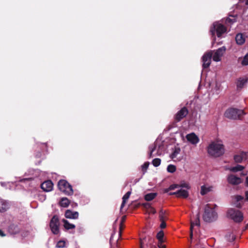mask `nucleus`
<instances>
[{"instance_id":"obj_1","label":"nucleus","mask_w":248,"mask_h":248,"mask_svg":"<svg viewBox=\"0 0 248 248\" xmlns=\"http://www.w3.org/2000/svg\"><path fill=\"white\" fill-rule=\"evenodd\" d=\"M224 145L222 144L213 142L207 147V152L211 156L217 157L222 155L224 153Z\"/></svg>"},{"instance_id":"obj_2","label":"nucleus","mask_w":248,"mask_h":248,"mask_svg":"<svg viewBox=\"0 0 248 248\" xmlns=\"http://www.w3.org/2000/svg\"><path fill=\"white\" fill-rule=\"evenodd\" d=\"M217 217V214L215 211L213 207L211 206L210 204H207L204 208V212L203 214V219L207 222H211L216 220Z\"/></svg>"},{"instance_id":"obj_3","label":"nucleus","mask_w":248,"mask_h":248,"mask_svg":"<svg viewBox=\"0 0 248 248\" xmlns=\"http://www.w3.org/2000/svg\"><path fill=\"white\" fill-rule=\"evenodd\" d=\"M245 113L243 110L236 108H228L224 113V116L229 119L241 120L242 116Z\"/></svg>"},{"instance_id":"obj_4","label":"nucleus","mask_w":248,"mask_h":248,"mask_svg":"<svg viewBox=\"0 0 248 248\" xmlns=\"http://www.w3.org/2000/svg\"><path fill=\"white\" fill-rule=\"evenodd\" d=\"M210 31L212 36L215 37V33H216L217 36L220 38L222 37L223 34L227 31V28L223 24L216 22L211 27Z\"/></svg>"},{"instance_id":"obj_5","label":"nucleus","mask_w":248,"mask_h":248,"mask_svg":"<svg viewBox=\"0 0 248 248\" xmlns=\"http://www.w3.org/2000/svg\"><path fill=\"white\" fill-rule=\"evenodd\" d=\"M227 216L236 223L241 222L244 218L243 213L240 210L234 208L229 209L227 211Z\"/></svg>"},{"instance_id":"obj_6","label":"nucleus","mask_w":248,"mask_h":248,"mask_svg":"<svg viewBox=\"0 0 248 248\" xmlns=\"http://www.w3.org/2000/svg\"><path fill=\"white\" fill-rule=\"evenodd\" d=\"M58 186L60 191L67 195L73 194L72 186L65 180H60L58 183Z\"/></svg>"},{"instance_id":"obj_7","label":"nucleus","mask_w":248,"mask_h":248,"mask_svg":"<svg viewBox=\"0 0 248 248\" xmlns=\"http://www.w3.org/2000/svg\"><path fill=\"white\" fill-rule=\"evenodd\" d=\"M60 221L59 217L54 215L50 220L49 226L53 233L58 234L59 232Z\"/></svg>"},{"instance_id":"obj_8","label":"nucleus","mask_w":248,"mask_h":248,"mask_svg":"<svg viewBox=\"0 0 248 248\" xmlns=\"http://www.w3.org/2000/svg\"><path fill=\"white\" fill-rule=\"evenodd\" d=\"M188 113V110L186 107H184L179 110L174 116V121L177 123L181 121L183 118L186 117Z\"/></svg>"},{"instance_id":"obj_9","label":"nucleus","mask_w":248,"mask_h":248,"mask_svg":"<svg viewBox=\"0 0 248 248\" xmlns=\"http://www.w3.org/2000/svg\"><path fill=\"white\" fill-rule=\"evenodd\" d=\"M212 57V51H209L205 53L202 57V67L204 69L207 68L210 65L211 59Z\"/></svg>"},{"instance_id":"obj_10","label":"nucleus","mask_w":248,"mask_h":248,"mask_svg":"<svg viewBox=\"0 0 248 248\" xmlns=\"http://www.w3.org/2000/svg\"><path fill=\"white\" fill-rule=\"evenodd\" d=\"M226 49L225 46H224L217 49L213 56V61L215 62L220 61L221 60V57L223 55Z\"/></svg>"},{"instance_id":"obj_11","label":"nucleus","mask_w":248,"mask_h":248,"mask_svg":"<svg viewBox=\"0 0 248 248\" xmlns=\"http://www.w3.org/2000/svg\"><path fill=\"white\" fill-rule=\"evenodd\" d=\"M228 182L232 185H238L242 183L241 179L233 174H230L227 177Z\"/></svg>"},{"instance_id":"obj_12","label":"nucleus","mask_w":248,"mask_h":248,"mask_svg":"<svg viewBox=\"0 0 248 248\" xmlns=\"http://www.w3.org/2000/svg\"><path fill=\"white\" fill-rule=\"evenodd\" d=\"M41 187L44 191L49 192L53 189V184L51 180H47L41 184Z\"/></svg>"},{"instance_id":"obj_13","label":"nucleus","mask_w":248,"mask_h":248,"mask_svg":"<svg viewBox=\"0 0 248 248\" xmlns=\"http://www.w3.org/2000/svg\"><path fill=\"white\" fill-rule=\"evenodd\" d=\"M186 139L193 144H197L199 141V138L194 133L187 135Z\"/></svg>"},{"instance_id":"obj_14","label":"nucleus","mask_w":248,"mask_h":248,"mask_svg":"<svg viewBox=\"0 0 248 248\" xmlns=\"http://www.w3.org/2000/svg\"><path fill=\"white\" fill-rule=\"evenodd\" d=\"M78 212H73L70 210H67L65 212V217L67 218L77 219L78 217Z\"/></svg>"},{"instance_id":"obj_15","label":"nucleus","mask_w":248,"mask_h":248,"mask_svg":"<svg viewBox=\"0 0 248 248\" xmlns=\"http://www.w3.org/2000/svg\"><path fill=\"white\" fill-rule=\"evenodd\" d=\"M10 208V205L8 202L6 201L0 200V213H4Z\"/></svg>"},{"instance_id":"obj_16","label":"nucleus","mask_w":248,"mask_h":248,"mask_svg":"<svg viewBox=\"0 0 248 248\" xmlns=\"http://www.w3.org/2000/svg\"><path fill=\"white\" fill-rule=\"evenodd\" d=\"M247 155L246 152L242 151L239 155H236L234 156V160L236 163H241L243 159L246 157Z\"/></svg>"},{"instance_id":"obj_17","label":"nucleus","mask_w":248,"mask_h":248,"mask_svg":"<svg viewBox=\"0 0 248 248\" xmlns=\"http://www.w3.org/2000/svg\"><path fill=\"white\" fill-rule=\"evenodd\" d=\"M9 231L10 233L16 234L18 233L20 230L17 225L13 224L9 226Z\"/></svg>"},{"instance_id":"obj_18","label":"nucleus","mask_w":248,"mask_h":248,"mask_svg":"<svg viewBox=\"0 0 248 248\" xmlns=\"http://www.w3.org/2000/svg\"><path fill=\"white\" fill-rule=\"evenodd\" d=\"M189 195L188 192L187 190L181 189L177 191V197L186 198Z\"/></svg>"},{"instance_id":"obj_19","label":"nucleus","mask_w":248,"mask_h":248,"mask_svg":"<svg viewBox=\"0 0 248 248\" xmlns=\"http://www.w3.org/2000/svg\"><path fill=\"white\" fill-rule=\"evenodd\" d=\"M59 204L60 206L62 207H67L70 204V201L66 197H63L61 199Z\"/></svg>"},{"instance_id":"obj_20","label":"nucleus","mask_w":248,"mask_h":248,"mask_svg":"<svg viewBox=\"0 0 248 248\" xmlns=\"http://www.w3.org/2000/svg\"><path fill=\"white\" fill-rule=\"evenodd\" d=\"M235 41L238 45H242L245 42V38L241 33H238L235 37Z\"/></svg>"},{"instance_id":"obj_21","label":"nucleus","mask_w":248,"mask_h":248,"mask_svg":"<svg viewBox=\"0 0 248 248\" xmlns=\"http://www.w3.org/2000/svg\"><path fill=\"white\" fill-rule=\"evenodd\" d=\"M247 82V79L239 78L238 79L236 82V86L237 89H241L243 87L244 84Z\"/></svg>"},{"instance_id":"obj_22","label":"nucleus","mask_w":248,"mask_h":248,"mask_svg":"<svg viewBox=\"0 0 248 248\" xmlns=\"http://www.w3.org/2000/svg\"><path fill=\"white\" fill-rule=\"evenodd\" d=\"M62 222L64 223V227L66 230L73 229L76 227L75 225L70 223L68 220L65 219H62Z\"/></svg>"},{"instance_id":"obj_23","label":"nucleus","mask_w":248,"mask_h":248,"mask_svg":"<svg viewBox=\"0 0 248 248\" xmlns=\"http://www.w3.org/2000/svg\"><path fill=\"white\" fill-rule=\"evenodd\" d=\"M157 196L156 193H150L144 196V199L148 202L151 201L154 199Z\"/></svg>"},{"instance_id":"obj_24","label":"nucleus","mask_w":248,"mask_h":248,"mask_svg":"<svg viewBox=\"0 0 248 248\" xmlns=\"http://www.w3.org/2000/svg\"><path fill=\"white\" fill-rule=\"evenodd\" d=\"M131 191H128L123 196V202H122V203L121 205V209H122L124 207L125 203L126 201L129 199V198L131 195Z\"/></svg>"},{"instance_id":"obj_25","label":"nucleus","mask_w":248,"mask_h":248,"mask_svg":"<svg viewBox=\"0 0 248 248\" xmlns=\"http://www.w3.org/2000/svg\"><path fill=\"white\" fill-rule=\"evenodd\" d=\"M159 217L160 220H166L168 219L167 215L165 211L161 209L159 213Z\"/></svg>"},{"instance_id":"obj_26","label":"nucleus","mask_w":248,"mask_h":248,"mask_svg":"<svg viewBox=\"0 0 248 248\" xmlns=\"http://www.w3.org/2000/svg\"><path fill=\"white\" fill-rule=\"evenodd\" d=\"M180 151L181 149L179 147H175L173 153L170 155V157L172 159L176 158L177 155L180 154Z\"/></svg>"},{"instance_id":"obj_27","label":"nucleus","mask_w":248,"mask_h":248,"mask_svg":"<svg viewBox=\"0 0 248 248\" xmlns=\"http://www.w3.org/2000/svg\"><path fill=\"white\" fill-rule=\"evenodd\" d=\"M157 143H155L154 144L151 145L149 146V149H150V153L149 154V157H153V153L155 151V150L156 149L157 147Z\"/></svg>"},{"instance_id":"obj_28","label":"nucleus","mask_w":248,"mask_h":248,"mask_svg":"<svg viewBox=\"0 0 248 248\" xmlns=\"http://www.w3.org/2000/svg\"><path fill=\"white\" fill-rule=\"evenodd\" d=\"M211 187H206L205 186H201V194L202 195H204L211 191Z\"/></svg>"},{"instance_id":"obj_29","label":"nucleus","mask_w":248,"mask_h":248,"mask_svg":"<svg viewBox=\"0 0 248 248\" xmlns=\"http://www.w3.org/2000/svg\"><path fill=\"white\" fill-rule=\"evenodd\" d=\"M225 238L227 241L232 242L235 240V236L232 233L229 232L226 235Z\"/></svg>"},{"instance_id":"obj_30","label":"nucleus","mask_w":248,"mask_h":248,"mask_svg":"<svg viewBox=\"0 0 248 248\" xmlns=\"http://www.w3.org/2000/svg\"><path fill=\"white\" fill-rule=\"evenodd\" d=\"M244 169V167L240 165H237L236 166L233 167L231 168V170L233 172H237L238 171H241Z\"/></svg>"},{"instance_id":"obj_31","label":"nucleus","mask_w":248,"mask_h":248,"mask_svg":"<svg viewBox=\"0 0 248 248\" xmlns=\"http://www.w3.org/2000/svg\"><path fill=\"white\" fill-rule=\"evenodd\" d=\"M125 219H126V216H123L121 218V223H120V226H119V235L120 237L121 236L122 233V230L123 229V225H124L123 224H124V222L125 221Z\"/></svg>"},{"instance_id":"obj_32","label":"nucleus","mask_w":248,"mask_h":248,"mask_svg":"<svg viewBox=\"0 0 248 248\" xmlns=\"http://www.w3.org/2000/svg\"><path fill=\"white\" fill-rule=\"evenodd\" d=\"M164 235V232L162 230L160 231L157 233L156 238L158 239V242H164V240H163Z\"/></svg>"},{"instance_id":"obj_33","label":"nucleus","mask_w":248,"mask_h":248,"mask_svg":"<svg viewBox=\"0 0 248 248\" xmlns=\"http://www.w3.org/2000/svg\"><path fill=\"white\" fill-rule=\"evenodd\" d=\"M191 222L194 223V226H200V212H199L198 214L196 215V218L194 221H191Z\"/></svg>"},{"instance_id":"obj_34","label":"nucleus","mask_w":248,"mask_h":248,"mask_svg":"<svg viewBox=\"0 0 248 248\" xmlns=\"http://www.w3.org/2000/svg\"><path fill=\"white\" fill-rule=\"evenodd\" d=\"M236 21V19L235 17H232V18L228 17L226 19L225 23L226 24H232Z\"/></svg>"},{"instance_id":"obj_35","label":"nucleus","mask_w":248,"mask_h":248,"mask_svg":"<svg viewBox=\"0 0 248 248\" xmlns=\"http://www.w3.org/2000/svg\"><path fill=\"white\" fill-rule=\"evenodd\" d=\"M176 167L173 165H169L167 167V171L170 173H173L176 171Z\"/></svg>"},{"instance_id":"obj_36","label":"nucleus","mask_w":248,"mask_h":248,"mask_svg":"<svg viewBox=\"0 0 248 248\" xmlns=\"http://www.w3.org/2000/svg\"><path fill=\"white\" fill-rule=\"evenodd\" d=\"M161 163V159L160 158H155L153 160L152 164L155 167H158Z\"/></svg>"},{"instance_id":"obj_37","label":"nucleus","mask_w":248,"mask_h":248,"mask_svg":"<svg viewBox=\"0 0 248 248\" xmlns=\"http://www.w3.org/2000/svg\"><path fill=\"white\" fill-rule=\"evenodd\" d=\"M149 162H146L141 166V170L143 173L144 174L148 168Z\"/></svg>"},{"instance_id":"obj_38","label":"nucleus","mask_w":248,"mask_h":248,"mask_svg":"<svg viewBox=\"0 0 248 248\" xmlns=\"http://www.w3.org/2000/svg\"><path fill=\"white\" fill-rule=\"evenodd\" d=\"M179 186L176 184H173L170 185L168 188H167L165 190V192H168L170 190H174L175 188L178 187Z\"/></svg>"},{"instance_id":"obj_39","label":"nucleus","mask_w":248,"mask_h":248,"mask_svg":"<svg viewBox=\"0 0 248 248\" xmlns=\"http://www.w3.org/2000/svg\"><path fill=\"white\" fill-rule=\"evenodd\" d=\"M241 63L243 65H248V53L244 57Z\"/></svg>"},{"instance_id":"obj_40","label":"nucleus","mask_w":248,"mask_h":248,"mask_svg":"<svg viewBox=\"0 0 248 248\" xmlns=\"http://www.w3.org/2000/svg\"><path fill=\"white\" fill-rule=\"evenodd\" d=\"M139 205L142 206L144 208L146 209L147 210L151 207V204L148 202L139 203Z\"/></svg>"},{"instance_id":"obj_41","label":"nucleus","mask_w":248,"mask_h":248,"mask_svg":"<svg viewBox=\"0 0 248 248\" xmlns=\"http://www.w3.org/2000/svg\"><path fill=\"white\" fill-rule=\"evenodd\" d=\"M64 246L65 242L63 241H59L57 244V247L60 248H63Z\"/></svg>"},{"instance_id":"obj_42","label":"nucleus","mask_w":248,"mask_h":248,"mask_svg":"<svg viewBox=\"0 0 248 248\" xmlns=\"http://www.w3.org/2000/svg\"><path fill=\"white\" fill-rule=\"evenodd\" d=\"M147 212L149 214H155L156 213L155 209L152 206L147 210Z\"/></svg>"},{"instance_id":"obj_43","label":"nucleus","mask_w":248,"mask_h":248,"mask_svg":"<svg viewBox=\"0 0 248 248\" xmlns=\"http://www.w3.org/2000/svg\"><path fill=\"white\" fill-rule=\"evenodd\" d=\"M194 227V223L191 222L190 228V237L191 239L193 237V229Z\"/></svg>"},{"instance_id":"obj_44","label":"nucleus","mask_w":248,"mask_h":248,"mask_svg":"<svg viewBox=\"0 0 248 248\" xmlns=\"http://www.w3.org/2000/svg\"><path fill=\"white\" fill-rule=\"evenodd\" d=\"M234 198L237 202L242 201L244 199V197L241 195H236Z\"/></svg>"},{"instance_id":"obj_45","label":"nucleus","mask_w":248,"mask_h":248,"mask_svg":"<svg viewBox=\"0 0 248 248\" xmlns=\"http://www.w3.org/2000/svg\"><path fill=\"white\" fill-rule=\"evenodd\" d=\"M161 221V224L160 225V227L161 229H164L166 227V223L165 222L166 220H160Z\"/></svg>"},{"instance_id":"obj_46","label":"nucleus","mask_w":248,"mask_h":248,"mask_svg":"<svg viewBox=\"0 0 248 248\" xmlns=\"http://www.w3.org/2000/svg\"><path fill=\"white\" fill-rule=\"evenodd\" d=\"M163 242H158L157 246L159 248H166V246L163 244Z\"/></svg>"},{"instance_id":"obj_47","label":"nucleus","mask_w":248,"mask_h":248,"mask_svg":"<svg viewBox=\"0 0 248 248\" xmlns=\"http://www.w3.org/2000/svg\"><path fill=\"white\" fill-rule=\"evenodd\" d=\"M245 200L248 201V191L245 192Z\"/></svg>"},{"instance_id":"obj_48","label":"nucleus","mask_w":248,"mask_h":248,"mask_svg":"<svg viewBox=\"0 0 248 248\" xmlns=\"http://www.w3.org/2000/svg\"><path fill=\"white\" fill-rule=\"evenodd\" d=\"M0 236L3 237L5 236V234L4 233V232L0 229Z\"/></svg>"},{"instance_id":"obj_49","label":"nucleus","mask_w":248,"mask_h":248,"mask_svg":"<svg viewBox=\"0 0 248 248\" xmlns=\"http://www.w3.org/2000/svg\"><path fill=\"white\" fill-rule=\"evenodd\" d=\"M245 185L246 186L248 187V176L246 178Z\"/></svg>"},{"instance_id":"obj_50","label":"nucleus","mask_w":248,"mask_h":248,"mask_svg":"<svg viewBox=\"0 0 248 248\" xmlns=\"http://www.w3.org/2000/svg\"><path fill=\"white\" fill-rule=\"evenodd\" d=\"M181 186H182V187H186V188H188V185H187V184H182V185H181Z\"/></svg>"},{"instance_id":"obj_51","label":"nucleus","mask_w":248,"mask_h":248,"mask_svg":"<svg viewBox=\"0 0 248 248\" xmlns=\"http://www.w3.org/2000/svg\"><path fill=\"white\" fill-rule=\"evenodd\" d=\"M236 207L240 208L242 207V204L240 203H237L236 204Z\"/></svg>"},{"instance_id":"obj_52","label":"nucleus","mask_w":248,"mask_h":248,"mask_svg":"<svg viewBox=\"0 0 248 248\" xmlns=\"http://www.w3.org/2000/svg\"><path fill=\"white\" fill-rule=\"evenodd\" d=\"M170 195H176L177 196V191L174 192H170L169 193Z\"/></svg>"},{"instance_id":"obj_53","label":"nucleus","mask_w":248,"mask_h":248,"mask_svg":"<svg viewBox=\"0 0 248 248\" xmlns=\"http://www.w3.org/2000/svg\"><path fill=\"white\" fill-rule=\"evenodd\" d=\"M78 206V204L77 203H73L72 204V206L73 207H77Z\"/></svg>"},{"instance_id":"obj_54","label":"nucleus","mask_w":248,"mask_h":248,"mask_svg":"<svg viewBox=\"0 0 248 248\" xmlns=\"http://www.w3.org/2000/svg\"><path fill=\"white\" fill-rule=\"evenodd\" d=\"M140 248H143L142 242L141 241L140 242Z\"/></svg>"},{"instance_id":"obj_55","label":"nucleus","mask_w":248,"mask_h":248,"mask_svg":"<svg viewBox=\"0 0 248 248\" xmlns=\"http://www.w3.org/2000/svg\"><path fill=\"white\" fill-rule=\"evenodd\" d=\"M246 4H248V0H247L246 2Z\"/></svg>"},{"instance_id":"obj_56","label":"nucleus","mask_w":248,"mask_h":248,"mask_svg":"<svg viewBox=\"0 0 248 248\" xmlns=\"http://www.w3.org/2000/svg\"><path fill=\"white\" fill-rule=\"evenodd\" d=\"M110 248H114L111 247Z\"/></svg>"}]
</instances>
